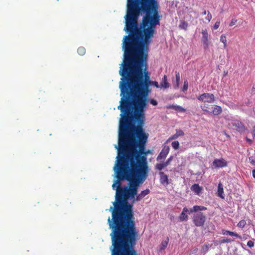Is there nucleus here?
<instances>
[{"label":"nucleus","mask_w":255,"mask_h":255,"mask_svg":"<svg viewBox=\"0 0 255 255\" xmlns=\"http://www.w3.org/2000/svg\"><path fill=\"white\" fill-rule=\"evenodd\" d=\"M254 242L251 240H250L247 243V246L250 248H252L254 246Z\"/></svg>","instance_id":"c9c22d12"},{"label":"nucleus","mask_w":255,"mask_h":255,"mask_svg":"<svg viewBox=\"0 0 255 255\" xmlns=\"http://www.w3.org/2000/svg\"><path fill=\"white\" fill-rule=\"evenodd\" d=\"M229 126L233 129L240 132H244L247 130L245 125L240 120H233L229 124Z\"/></svg>","instance_id":"423d86ee"},{"label":"nucleus","mask_w":255,"mask_h":255,"mask_svg":"<svg viewBox=\"0 0 255 255\" xmlns=\"http://www.w3.org/2000/svg\"><path fill=\"white\" fill-rule=\"evenodd\" d=\"M253 89L255 90V85L253 86Z\"/></svg>","instance_id":"c03bdc74"},{"label":"nucleus","mask_w":255,"mask_h":255,"mask_svg":"<svg viewBox=\"0 0 255 255\" xmlns=\"http://www.w3.org/2000/svg\"><path fill=\"white\" fill-rule=\"evenodd\" d=\"M78 53L81 55H84L86 53V49L84 47H80L77 49Z\"/></svg>","instance_id":"393cba45"},{"label":"nucleus","mask_w":255,"mask_h":255,"mask_svg":"<svg viewBox=\"0 0 255 255\" xmlns=\"http://www.w3.org/2000/svg\"><path fill=\"white\" fill-rule=\"evenodd\" d=\"M223 234L224 235H230L231 236H234L238 238L241 239V237L239 234L235 232H231L230 231H227V230H223Z\"/></svg>","instance_id":"6ab92c4d"},{"label":"nucleus","mask_w":255,"mask_h":255,"mask_svg":"<svg viewBox=\"0 0 255 255\" xmlns=\"http://www.w3.org/2000/svg\"><path fill=\"white\" fill-rule=\"evenodd\" d=\"M207 13V11L206 10H204L203 12H202V14L203 15H206Z\"/></svg>","instance_id":"79ce46f5"},{"label":"nucleus","mask_w":255,"mask_h":255,"mask_svg":"<svg viewBox=\"0 0 255 255\" xmlns=\"http://www.w3.org/2000/svg\"><path fill=\"white\" fill-rule=\"evenodd\" d=\"M212 111H210L209 113L212 114L215 116H218L222 112V109L221 107L219 106L214 105L212 106Z\"/></svg>","instance_id":"4468645a"},{"label":"nucleus","mask_w":255,"mask_h":255,"mask_svg":"<svg viewBox=\"0 0 255 255\" xmlns=\"http://www.w3.org/2000/svg\"><path fill=\"white\" fill-rule=\"evenodd\" d=\"M184 135V132L181 130V129H176V133L171 136L168 140L166 141V142H168L169 141L173 139H175L177 138L178 137L181 136H183Z\"/></svg>","instance_id":"2eb2a0df"},{"label":"nucleus","mask_w":255,"mask_h":255,"mask_svg":"<svg viewBox=\"0 0 255 255\" xmlns=\"http://www.w3.org/2000/svg\"><path fill=\"white\" fill-rule=\"evenodd\" d=\"M249 160L252 165H255V160L252 157H249Z\"/></svg>","instance_id":"ea45409f"},{"label":"nucleus","mask_w":255,"mask_h":255,"mask_svg":"<svg viewBox=\"0 0 255 255\" xmlns=\"http://www.w3.org/2000/svg\"><path fill=\"white\" fill-rule=\"evenodd\" d=\"M209 250V246L207 244L202 247L201 251L204 254H206Z\"/></svg>","instance_id":"c85d7f7f"},{"label":"nucleus","mask_w":255,"mask_h":255,"mask_svg":"<svg viewBox=\"0 0 255 255\" xmlns=\"http://www.w3.org/2000/svg\"><path fill=\"white\" fill-rule=\"evenodd\" d=\"M114 169L117 180L112 185L116 190L115 201L109 210L112 217L108 219L109 226L135 224L132 204L128 202L137 194L139 185L147 178L149 170L115 164Z\"/></svg>","instance_id":"7ed1b4c3"},{"label":"nucleus","mask_w":255,"mask_h":255,"mask_svg":"<svg viewBox=\"0 0 255 255\" xmlns=\"http://www.w3.org/2000/svg\"><path fill=\"white\" fill-rule=\"evenodd\" d=\"M220 41L224 44V48H226L227 47V38L225 34H222L220 36Z\"/></svg>","instance_id":"b1692460"},{"label":"nucleus","mask_w":255,"mask_h":255,"mask_svg":"<svg viewBox=\"0 0 255 255\" xmlns=\"http://www.w3.org/2000/svg\"><path fill=\"white\" fill-rule=\"evenodd\" d=\"M200 107L203 111L208 113L210 112V111L209 110L210 109L209 106L207 104V103L201 104Z\"/></svg>","instance_id":"5701e85b"},{"label":"nucleus","mask_w":255,"mask_h":255,"mask_svg":"<svg viewBox=\"0 0 255 255\" xmlns=\"http://www.w3.org/2000/svg\"><path fill=\"white\" fill-rule=\"evenodd\" d=\"M190 210L188 209L187 207H184L183 209V210L179 216V219L180 221H186L188 219V215L187 213H189Z\"/></svg>","instance_id":"f8f14e48"},{"label":"nucleus","mask_w":255,"mask_h":255,"mask_svg":"<svg viewBox=\"0 0 255 255\" xmlns=\"http://www.w3.org/2000/svg\"><path fill=\"white\" fill-rule=\"evenodd\" d=\"M237 20L236 19H232L230 23H229L230 26H232L234 25L237 22Z\"/></svg>","instance_id":"e433bc0d"},{"label":"nucleus","mask_w":255,"mask_h":255,"mask_svg":"<svg viewBox=\"0 0 255 255\" xmlns=\"http://www.w3.org/2000/svg\"><path fill=\"white\" fill-rule=\"evenodd\" d=\"M160 176V182L163 185H168L169 184L168 176L163 172L160 171L159 173Z\"/></svg>","instance_id":"ddd939ff"},{"label":"nucleus","mask_w":255,"mask_h":255,"mask_svg":"<svg viewBox=\"0 0 255 255\" xmlns=\"http://www.w3.org/2000/svg\"><path fill=\"white\" fill-rule=\"evenodd\" d=\"M150 193V190L148 189H146L142 191L138 195H136L132 199H133L132 203L135 201H139L143 198L146 195H148Z\"/></svg>","instance_id":"9b49d317"},{"label":"nucleus","mask_w":255,"mask_h":255,"mask_svg":"<svg viewBox=\"0 0 255 255\" xmlns=\"http://www.w3.org/2000/svg\"><path fill=\"white\" fill-rule=\"evenodd\" d=\"M254 135L255 137V126L254 127V130H253Z\"/></svg>","instance_id":"37998d69"},{"label":"nucleus","mask_w":255,"mask_h":255,"mask_svg":"<svg viewBox=\"0 0 255 255\" xmlns=\"http://www.w3.org/2000/svg\"><path fill=\"white\" fill-rule=\"evenodd\" d=\"M109 227L111 230V255H138L134 249L137 237L135 224Z\"/></svg>","instance_id":"20e7f679"},{"label":"nucleus","mask_w":255,"mask_h":255,"mask_svg":"<svg viewBox=\"0 0 255 255\" xmlns=\"http://www.w3.org/2000/svg\"><path fill=\"white\" fill-rule=\"evenodd\" d=\"M188 82L187 81H185L184 82V86H183V90H187V88H188Z\"/></svg>","instance_id":"58836bf2"},{"label":"nucleus","mask_w":255,"mask_h":255,"mask_svg":"<svg viewBox=\"0 0 255 255\" xmlns=\"http://www.w3.org/2000/svg\"><path fill=\"white\" fill-rule=\"evenodd\" d=\"M232 242V240H231L230 239L226 238V239H224L223 240H221L220 241V243L221 244H224V243H231Z\"/></svg>","instance_id":"7c9ffc66"},{"label":"nucleus","mask_w":255,"mask_h":255,"mask_svg":"<svg viewBox=\"0 0 255 255\" xmlns=\"http://www.w3.org/2000/svg\"><path fill=\"white\" fill-rule=\"evenodd\" d=\"M116 165L149 170L145 146L144 114L121 113Z\"/></svg>","instance_id":"f03ea898"},{"label":"nucleus","mask_w":255,"mask_h":255,"mask_svg":"<svg viewBox=\"0 0 255 255\" xmlns=\"http://www.w3.org/2000/svg\"><path fill=\"white\" fill-rule=\"evenodd\" d=\"M149 102L153 106H156L157 105V101L154 99H151Z\"/></svg>","instance_id":"4c0bfd02"},{"label":"nucleus","mask_w":255,"mask_h":255,"mask_svg":"<svg viewBox=\"0 0 255 255\" xmlns=\"http://www.w3.org/2000/svg\"><path fill=\"white\" fill-rule=\"evenodd\" d=\"M167 166L164 162L163 163H157L155 165V169L157 170L161 171Z\"/></svg>","instance_id":"412c9836"},{"label":"nucleus","mask_w":255,"mask_h":255,"mask_svg":"<svg viewBox=\"0 0 255 255\" xmlns=\"http://www.w3.org/2000/svg\"><path fill=\"white\" fill-rule=\"evenodd\" d=\"M246 224V222L245 220H241L238 223L237 226L240 228H243L245 227Z\"/></svg>","instance_id":"c756f323"},{"label":"nucleus","mask_w":255,"mask_h":255,"mask_svg":"<svg viewBox=\"0 0 255 255\" xmlns=\"http://www.w3.org/2000/svg\"><path fill=\"white\" fill-rule=\"evenodd\" d=\"M170 86L169 83L167 81V76L164 75L162 81L160 82V88L166 89Z\"/></svg>","instance_id":"f3484780"},{"label":"nucleus","mask_w":255,"mask_h":255,"mask_svg":"<svg viewBox=\"0 0 255 255\" xmlns=\"http://www.w3.org/2000/svg\"><path fill=\"white\" fill-rule=\"evenodd\" d=\"M168 242H169V238H167L166 239V240L162 242L161 244V248H160V249L161 250H164L168 245Z\"/></svg>","instance_id":"cd10ccee"},{"label":"nucleus","mask_w":255,"mask_h":255,"mask_svg":"<svg viewBox=\"0 0 255 255\" xmlns=\"http://www.w3.org/2000/svg\"><path fill=\"white\" fill-rule=\"evenodd\" d=\"M218 196L221 197L222 199H224L225 197L224 196V189L222 184L220 183L218 184Z\"/></svg>","instance_id":"a211bd4d"},{"label":"nucleus","mask_w":255,"mask_h":255,"mask_svg":"<svg viewBox=\"0 0 255 255\" xmlns=\"http://www.w3.org/2000/svg\"><path fill=\"white\" fill-rule=\"evenodd\" d=\"M171 145L173 148H174V149H177L179 148L180 144L178 141L176 140L172 142Z\"/></svg>","instance_id":"bb28decb"},{"label":"nucleus","mask_w":255,"mask_h":255,"mask_svg":"<svg viewBox=\"0 0 255 255\" xmlns=\"http://www.w3.org/2000/svg\"><path fill=\"white\" fill-rule=\"evenodd\" d=\"M220 21H217L215 22L214 25L213 26V29L214 30H216L220 26Z\"/></svg>","instance_id":"72a5a7b5"},{"label":"nucleus","mask_w":255,"mask_h":255,"mask_svg":"<svg viewBox=\"0 0 255 255\" xmlns=\"http://www.w3.org/2000/svg\"><path fill=\"white\" fill-rule=\"evenodd\" d=\"M213 165L215 168H223L227 166V162L223 158L216 159L214 160Z\"/></svg>","instance_id":"9d476101"},{"label":"nucleus","mask_w":255,"mask_h":255,"mask_svg":"<svg viewBox=\"0 0 255 255\" xmlns=\"http://www.w3.org/2000/svg\"><path fill=\"white\" fill-rule=\"evenodd\" d=\"M170 150L169 146L164 144L163 146V148L157 157V160H161L162 159H164L167 154H168Z\"/></svg>","instance_id":"1a4fd4ad"},{"label":"nucleus","mask_w":255,"mask_h":255,"mask_svg":"<svg viewBox=\"0 0 255 255\" xmlns=\"http://www.w3.org/2000/svg\"><path fill=\"white\" fill-rule=\"evenodd\" d=\"M179 27L180 29L186 30L188 27V23L186 21L184 20H182L180 21V24L179 25Z\"/></svg>","instance_id":"4be33fe9"},{"label":"nucleus","mask_w":255,"mask_h":255,"mask_svg":"<svg viewBox=\"0 0 255 255\" xmlns=\"http://www.w3.org/2000/svg\"><path fill=\"white\" fill-rule=\"evenodd\" d=\"M169 108L172 109L179 112H185L186 111L185 109L183 108V107L177 105H170L169 106Z\"/></svg>","instance_id":"aec40b11"},{"label":"nucleus","mask_w":255,"mask_h":255,"mask_svg":"<svg viewBox=\"0 0 255 255\" xmlns=\"http://www.w3.org/2000/svg\"><path fill=\"white\" fill-rule=\"evenodd\" d=\"M124 37L125 59L119 70L121 113L144 114L151 92L147 71L149 45L159 24L157 0H127Z\"/></svg>","instance_id":"f257e3e1"},{"label":"nucleus","mask_w":255,"mask_h":255,"mask_svg":"<svg viewBox=\"0 0 255 255\" xmlns=\"http://www.w3.org/2000/svg\"><path fill=\"white\" fill-rule=\"evenodd\" d=\"M175 79H176V87H178L179 85V82L180 80V73L178 72H175Z\"/></svg>","instance_id":"a878e982"},{"label":"nucleus","mask_w":255,"mask_h":255,"mask_svg":"<svg viewBox=\"0 0 255 255\" xmlns=\"http://www.w3.org/2000/svg\"><path fill=\"white\" fill-rule=\"evenodd\" d=\"M212 14L210 13V11H207V16L205 17V19L208 21V22H210L211 21V20L212 19Z\"/></svg>","instance_id":"2f4dec72"},{"label":"nucleus","mask_w":255,"mask_h":255,"mask_svg":"<svg viewBox=\"0 0 255 255\" xmlns=\"http://www.w3.org/2000/svg\"><path fill=\"white\" fill-rule=\"evenodd\" d=\"M173 156H171L169 158L167 159V160L165 162H164V163L166 164L167 166H168L170 163L171 161L173 159Z\"/></svg>","instance_id":"f704fd0d"},{"label":"nucleus","mask_w":255,"mask_h":255,"mask_svg":"<svg viewBox=\"0 0 255 255\" xmlns=\"http://www.w3.org/2000/svg\"><path fill=\"white\" fill-rule=\"evenodd\" d=\"M202 35L201 41L203 44L204 49L206 50L209 46V34L206 29L202 30Z\"/></svg>","instance_id":"6e6552de"},{"label":"nucleus","mask_w":255,"mask_h":255,"mask_svg":"<svg viewBox=\"0 0 255 255\" xmlns=\"http://www.w3.org/2000/svg\"><path fill=\"white\" fill-rule=\"evenodd\" d=\"M197 99L203 103H212L215 101V97L211 93H203L198 96Z\"/></svg>","instance_id":"0eeeda50"},{"label":"nucleus","mask_w":255,"mask_h":255,"mask_svg":"<svg viewBox=\"0 0 255 255\" xmlns=\"http://www.w3.org/2000/svg\"><path fill=\"white\" fill-rule=\"evenodd\" d=\"M207 208L203 206L195 205L190 209L189 213H195L192 217V222L197 227H203L207 220L206 215L201 211L206 210Z\"/></svg>","instance_id":"39448f33"},{"label":"nucleus","mask_w":255,"mask_h":255,"mask_svg":"<svg viewBox=\"0 0 255 255\" xmlns=\"http://www.w3.org/2000/svg\"><path fill=\"white\" fill-rule=\"evenodd\" d=\"M191 189L196 194L199 195L201 192L202 188L198 184H194L191 186Z\"/></svg>","instance_id":"dca6fc26"},{"label":"nucleus","mask_w":255,"mask_h":255,"mask_svg":"<svg viewBox=\"0 0 255 255\" xmlns=\"http://www.w3.org/2000/svg\"><path fill=\"white\" fill-rule=\"evenodd\" d=\"M153 85L155 86L156 88H160V84L159 85L158 82L156 81H151L150 82V86Z\"/></svg>","instance_id":"473e14b6"},{"label":"nucleus","mask_w":255,"mask_h":255,"mask_svg":"<svg viewBox=\"0 0 255 255\" xmlns=\"http://www.w3.org/2000/svg\"><path fill=\"white\" fill-rule=\"evenodd\" d=\"M253 176L254 178H255V169L253 170Z\"/></svg>","instance_id":"a19ab883"}]
</instances>
